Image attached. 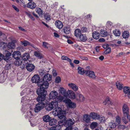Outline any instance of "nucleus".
<instances>
[{
    "label": "nucleus",
    "mask_w": 130,
    "mask_h": 130,
    "mask_svg": "<svg viewBox=\"0 0 130 130\" xmlns=\"http://www.w3.org/2000/svg\"><path fill=\"white\" fill-rule=\"evenodd\" d=\"M98 119H99V121L101 122H104L105 119V118L102 116H101V117L99 116V118Z\"/></svg>",
    "instance_id": "nucleus-56"
},
{
    "label": "nucleus",
    "mask_w": 130,
    "mask_h": 130,
    "mask_svg": "<svg viewBox=\"0 0 130 130\" xmlns=\"http://www.w3.org/2000/svg\"><path fill=\"white\" fill-rule=\"evenodd\" d=\"M0 77V83L4 82L6 79V78L4 77V75L2 74Z\"/></svg>",
    "instance_id": "nucleus-52"
},
{
    "label": "nucleus",
    "mask_w": 130,
    "mask_h": 130,
    "mask_svg": "<svg viewBox=\"0 0 130 130\" xmlns=\"http://www.w3.org/2000/svg\"><path fill=\"white\" fill-rule=\"evenodd\" d=\"M122 119L123 122L125 124H127L128 123V121L126 118V116H125V115H124V116L122 118Z\"/></svg>",
    "instance_id": "nucleus-57"
},
{
    "label": "nucleus",
    "mask_w": 130,
    "mask_h": 130,
    "mask_svg": "<svg viewBox=\"0 0 130 130\" xmlns=\"http://www.w3.org/2000/svg\"><path fill=\"white\" fill-rule=\"evenodd\" d=\"M30 57L29 54L28 53H25L21 56V58L24 61H27Z\"/></svg>",
    "instance_id": "nucleus-18"
},
{
    "label": "nucleus",
    "mask_w": 130,
    "mask_h": 130,
    "mask_svg": "<svg viewBox=\"0 0 130 130\" xmlns=\"http://www.w3.org/2000/svg\"><path fill=\"white\" fill-rule=\"evenodd\" d=\"M15 59L16 60L14 62V64L17 66H20L22 63V59L19 58Z\"/></svg>",
    "instance_id": "nucleus-22"
},
{
    "label": "nucleus",
    "mask_w": 130,
    "mask_h": 130,
    "mask_svg": "<svg viewBox=\"0 0 130 130\" xmlns=\"http://www.w3.org/2000/svg\"><path fill=\"white\" fill-rule=\"evenodd\" d=\"M58 96V93L56 91H51L49 94V97L50 99H54L57 98Z\"/></svg>",
    "instance_id": "nucleus-10"
},
{
    "label": "nucleus",
    "mask_w": 130,
    "mask_h": 130,
    "mask_svg": "<svg viewBox=\"0 0 130 130\" xmlns=\"http://www.w3.org/2000/svg\"><path fill=\"white\" fill-rule=\"evenodd\" d=\"M78 73L82 75H83L84 73L85 74V71L84 69L82 67H78L77 68Z\"/></svg>",
    "instance_id": "nucleus-28"
},
{
    "label": "nucleus",
    "mask_w": 130,
    "mask_h": 130,
    "mask_svg": "<svg viewBox=\"0 0 130 130\" xmlns=\"http://www.w3.org/2000/svg\"><path fill=\"white\" fill-rule=\"evenodd\" d=\"M64 32L66 34H68L70 32V26H66L64 28Z\"/></svg>",
    "instance_id": "nucleus-34"
},
{
    "label": "nucleus",
    "mask_w": 130,
    "mask_h": 130,
    "mask_svg": "<svg viewBox=\"0 0 130 130\" xmlns=\"http://www.w3.org/2000/svg\"><path fill=\"white\" fill-rule=\"evenodd\" d=\"M47 71L45 70H43L39 72L40 75L41 76L47 74Z\"/></svg>",
    "instance_id": "nucleus-53"
},
{
    "label": "nucleus",
    "mask_w": 130,
    "mask_h": 130,
    "mask_svg": "<svg viewBox=\"0 0 130 130\" xmlns=\"http://www.w3.org/2000/svg\"><path fill=\"white\" fill-rule=\"evenodd\" d=\"M58 103V101L54 100L49 103L47 104L45 106L46 109L48 111L51 110L57 106Z\"/></svg>",
    "instance_id": "nucleus-2"
},
{
    "label": "nucleus",
    "mask_w": 130,
    "mask_h": 130,
    "mask_svg": "<svg viewBox=\"0 0 130 130\" xmlns=\"http://www.w3.org/2000/svg\"><path fill=\"white\" fill-rule=\"evenodd\" d=\"M36 11L39 15H42L43 14L42 10L40 8H37L36 9Z\"/></svg>",
    "instance_id": "nucleus-44"
},
{
    "label": "nucleus",
    "mask_w": 130,
    "mask_h": 130,
    "mask_svg": "<svg viewBox=\"0 0 130 130\" xmlns=\"http://www.w3.org/2000/svg\"><path fill=\"white\" fill-rule=\"evenodd\" d=\"M85 74L90 77L94 78L96 77L94 72L93 71L89 70L85 71Z\"/></svg>",
    "instance_id": "nucleus-8"
},
{
    "label": "nucleus",
    "mask_w": 130,
    "mask_h": 130,
    "mask_svg": "<svg viewBox=\"0 0 130 130\" xmlns=\"http://www.w3.org/2000/svg\"><path fill=\"white\" fill-rule=\"evenodd\" d=\"M111 51V49L110 47H108L107 48V49L106 50V51L104 52V53L107 54L108 53H109Z\"/></svg>",
    "instance_id": "nucleus-59"
},
{
    "label": "nucleus",
    "mask_w": 130,
    "mask_h": 130,
    "mask_svg": "<svg viewBox=\"0 0 130 130\" xmlns=\"http://www.w3.org/2000/svg\"><path fill=\"white\" fill-rule=\"evenodd\" d=\"M107 103L108 104H111V102L110 101V99L109 97H107L106 98L105 101L103 102V103L105 105Z\"/></svg>",
    "instance_id": "nucleus-43"
},
{
    "label": "nucleus",
    "mask_w": 130,
    "mask_h": 130,
    "mask_svg": "<svg viewBox=\"0 0 130 130\" xmlns=\"http://www.w3.org/2000/svg\"><path fill=\"white\" fill-rule=\"evenodd\" d=\"M83 117V120L86 122L89 123L90 121V117L88 115H85Z\"/></svg>",
    "instance_id": "nucleus-29"
},
{
    "label": "nucleus",
    "mask_w": 130,
    "mask_h": 130,
    "mask_svg": "<svg viewBox=\"0 0 130 130\" xmlns=\"http://www.w3.org/2000/svg\"><path fill=\"white\" fill-rule=\"evenodd\" d=\"M57 97L58 101L60 102L63 101V102H65V101L66 100L64 99V97L63 96H58Z\"/></svg>",
    "instance_id": "nucleus-55"
},
{
    "label": "nucleus",
    "mask_w": 130,
    "mask_h": 130,
    "mask_svg": "<svg viewBox=\"0 0 130 130\" xmlns=\"http://www.w3.org/2000/svg\"><path fill=\"white\" fill-rule=\"evenodd\" d=\"M12 7L17 12L19 11V9L15 5H12Z\"/></svg>",
    "instance_id": "nucleus-63"
},
{
    "label": "nucleus",
    "mask_w": 130,
    "mask_h": 130,
    "mask_svg": "<svg viewBox=\"0 0 130 130\" xmlns=\"http://www.w3.org/2000/svg\"><path fill=\"white\" fill-rule=\"evenodd\" d=\"M121 121V118L119 116H117L116 117V124H120Z\"/></svg>",
    "instance_id": "nucleus-46"
},
{
    "label": "nucleus",
    "mask_w": 130,
    "mask_h": 130,
    "mask_svg": "<svg viewBox=\"0 0 130 130\" xmlns=\"http://www.w3.org/2000/svg\"><path fill=\"white\" fill-rule=\"evenodd\" d=\"M113 33L115 35L117 36H119L121 34V32L120 31L117 30L114 31L113 32Z\"/></svg>",
    "instance_id": "nucleus-50"
},
{
    "label": "nucleus",
    "mask_w": 130,
    "mask_h": 130,
    "mask_svg": "<svg viewBox=\"0 0 130 130\" xmlns=\"http://www.w3.org/2000/svg\"><path fill=\"white\" fill-rule=\"evenodd\" d=\"M60 93L63 95L65 97H67L68 91L67 92L66 90L64 88L60 87L59 89Z\"/></svg>",
    "instance_id": "nucleus-19"
},
{
    "label": "nucleus",
    "mask_w": 130,
    "mask_h": 130,
    "mask_svg": "<svg viewBox=\"0 0 130 130\" xmlns=\"http://www.w3.org/2000/svg\"><path fill=\"white\" fill-rule=\"evenodd\" d=\"M34 53L35 55L40 59H41L43 58V56L38 52H35Z\"/></svg>",
    "instance_id": "nucleus-41"
},
{
    "label": "nucleus",
    "mask_w": 130,
    "mask_h": 130,
    "mask_svg": "<svg viewBox=\"0 0 130 130\" xmlns=\"http://www.w3.org/2000/svg\"><path fill=\"white\" fill-rule=\"evenodd\" d=\"M45 105L43 103H38L37 104L34 108V110L35 112H37L40 110L42 109L45 106Z\"/></svg>",
    "instance_id": "nucleus-5"
},
{
    "label": "nucleus",
    "mask_w": 130,
    "mask_h": 130,
    "mask_svg": "<svg viewBox=\"0 0 130 130\" xmlns=\"http://www.w3.org/2000/svg\"><path fill=\"white\" fill-rule=\"evenodd\" d=\"M27 97H23L22 99L21 102H24V101L23 100H28V99H27Z\"/></svg>",
    "instance_id": "nucleus-64"
},
{
    "label": "nucleus",
    "mask_w": 130,
    "mask_h": 130,
    "mask_svg": "<svg viewBox=\"0 0 130 130\" xmlns=\"http://www.w3.org/2000/svg\"><path fill=\"white\" fill-rule=\"evenodd\" d=\"M100 35L99 33L95 31L93 32L92 36L94 38L97 39L100 38Z\"/></svg>",
    "instance_id": "nucleus-30"
},
{
    "label": "nucleus",
    "mask_w": 130,
    "mask_h": 130,
    "mask_svg": "<svg viewBox=\"0 0 130 130\" xmlns=\"http://www.w3.org/2000/svg\"><path fill=\"white\" fill-rule=\"evenodd\" d=\"M45 89L43 88H41L40 87V88L38 89L37 91V93L39 96H46V91L45 90Z\"/></svg>",
    "instance_id": "nucleus-6"
},
{
    "label": "nucleus",
    "mask_w": 130,
    "mask_h": 130,
    "mask_svg": "<svg viewBox=\"0 0 130 130\" xmlns=\"http://www.w3.org/2000/svg\"><path fill=\"white\" fill-rule=\"evenodd\" d=\"M45 19L47 21H48L51 19L50 15L49 14H45L44 15Z\"/></svg>",
    "instance_id": "nucleus-49"
},
{
    "label": "nucleus",
    "mask_w": 130,
    "mask_h": 130,
    "mask_svg": "<svg viewBox=\"0 0 130 130\" xmlns=\"http://www.w3.org/2000/svg\"><path fill=\"white\" fill-rule=\"evenodd\" d=\"M52 76L48 73H47L43 76V81L49 82L51 80Z\"/></svg>",
    "instance_id": "nucleus-16"
},
{
    "label": "nucleus",
    "mask_w": 130,
    "mask_h": 130,
    "mask_svg": "<svg viewBox=\"0 0 130 130\" xmlns=\"http://www.w3.org/2000/svg\"><path fill=\"white\" fill-rule=\"evenodd\" d=\"M75 121L73 119H68L66 121L65 125L66 126L72 127V126L74 124Z\"/></svg>",
    "instance_id": "nucleus-11"
},
{
    "label": "nucleus",
    "mask_w": 130,
    "mask_h": 130,
    "mask_svg": "<svg viewBox=\"0 0 130 130\" xmlns=\"http://www.w3.org/2000/svg\"><path fill=\"white\" fill-rule=\"evenodd\" d=\"M53 113L55 116H57L58 118L61 119V120L58 122L59 124L62 123L63 122L66 120V117L64 115V114H65L64 112L62 111L61 108L58 106V105L57 106L55 107Z\"/></svg>",
    "instance_id": "nucleus-1"
},
{
    "label": "nucleus",
    "mask_w": 130,
    "mask_h": 130,
    "mask_svg": "<svg viewBox=\"0 0 130 130\" xmlns=\"http://www.w3.org/2000/svg\"><path fill=\"white\" fill-rule=\"evenodd\" d=\"M81 30L83 32H86L87 31V29L85 27H82L81 28Z\"/></svg>",
    "instance_id": "nucleus-60"
},
{
    "label": "nucleus",
    "mask_w": 130,
    "mask_h": 130,
    "mask_svg": "<svg viewBox=\"0 0 130 130\" xmlns=\"http://www.w3.org/2000/svg\"><path fill=\"white\" fill-rule=\"evenodd\" d=\"M100 35L102 37H105L107 35V32L105 30H101L100 32Z\"/></svg>",
    "instance_id": "nucleus-33"
},
{
    "label": "nucleus",
    "mask_w": 130,
    "mask_h": 130,
    "mask_svg": "<svg viewBox=\"0 0 130 130\" xmlns=\"http://www.w3.org/2000/svg\"><path fill=\"white\" fill-rule=\"evenodd\" d=\"M42 46L43 47L47 48L50 47V45L45 42H42Z\"/></svg>",
    "instance_id": "nucleus-42"
},
{
    "label": "nucleus",
    "mask_w": 130,
    "mask_h": 130,
    "mask_svg": "<svg viewBox=\"0 0 130 130\" xmlns=\"http://www.w3.org/2000/svg\"><path fill=\"white\" fill-rule=\"evenodd\" d=\"M112 23L110 21H108L107 22L106 26L107 28H110L113 26Z\"/></svg>",
    "instance_id": "nucleus-51"
},
{
    "label": "nucleus",
    "mask_w": 130,
    "mask_h": 130,
    "mask_svg": "<svg viewBox=\"0 0 130 130\" xmlns=\"http://www.w3.org/2000/svg\"><path fill=\"white\" fill-rule=\"evenodd\" d=\"M39 85H40V87H41V88H43L46 89L48 87L49 83L48 82L44 81L42 84L40 83Z\"/></svg>",
    "instance_id": "nucleus-20"
},
{
    "label": "nucleus",
    "mask_w": 130,
    "mask_h": 130,
    "mask_svg": "<svg viewBox=\"0 0 130 130\" xmlns=\"http://www.w3.org/2000/svg\"><path fill=\"white\" fill-rule=\"evenodd\" d=\"M129 108L127 105L124 104L122 107V111L124 115H125L129 114Z\"/></svg>",
    "instance_id": "nucleus-9"
},
{
    "label": "nucleus",
    "mask_w": 130,
    "mask_h": 130,
    "mask_svg": "<svg viewBox=\"0 0 130 130\" xmlns=\"http://www.w3.org/2000/svg\"><path fill=\"white\" fill-rule=\"evenodd\" d=\"M46 96H40L37 97V100L39 103H43L45 105V102L44 100Z\"/></svg>",
    "instance_id": "nucleus-13"
},
{
    "label": "nucleus",
    "mask_w": 130,
    "mask_h": 130,
    "mask_svg": "<svg viewBox=\"0 0 130 130\" xmlns=\"http://www.w3.org/2000/svg\"><path fill=\"white\" fill-rule=\"evenodd\" d=\"M109 45L105 43L103 45V47L104 48H107L109 47Z\"/></svg>",
    "instance_id": "nucleus-61"
},
{
    "label": "nucleus",
    "mask_w": 130,
    "mask_h": 130,
    "mask_svg": "<svg viewBox=\"0 0 130 130\" xmlns=\"http://www.w3.org/2000/svg\"><path fill=\"white\" fill-rule=\"evenodd\" d=\"M72 99H74L75 96L74 92L71 90H69L68 91L67 96Z\"/></svg>",
    "instance_id": "nucleus-12"
},
{
    "label": "nucleus",
    "mask_w": 130,
    "mask_h": 130,
    "mask_svg": "<svg viewBox=\"0 0 130 130\" xmlns=\"http://www.w3.org/2000/svg\"><path fill=\"white\" fill-rule=\"evenodd\" d=\"M61 80L60 77L59 76H57L56 78L55 82L57 83H59L60 82Z\"/></svg>",
    "instance_id": "nucleus-58"
},
{
    "label": "nucleus",
    "mask_w": 130,
    "mask_h": 130,
    "mask_svg": "<svg viewBox=\"0 0 130 130\" xmlns=\"http://www.w3.org/2000/svg\"><path fill=\"white\" fill-rule=\"evenodd\" d=\"M57 122V121L56 119H51L49 121V124L50 125L52 126L55 125Z\"/></svg>",
    "instance_id": "nucleus-35"
},
{
    "label": "nucleus",
    "mask_w": 130,
    "mask_h": 130,
    "mask_svg": "<svg viewBox=\"0 0 130 130\" xmlns=\"http://www.w3.org/2000/svg\"><path fill=\"white\" fill-rule=\"evenodd\" d=\"M26 89H25L23 90V91H22L21 93V96H22L26 92Z\"/></svg>",
    "instance_id": "nucleus-62"
},
{
    "label": "nucleus",
    "mask_w": 130,
    "mask_h": 130,
    "mask_svg": "<svg viewBox=\"0 0 130 130\" xmlns=\"http://www.w3.org/2000/svg\"><path fill=\"white\" fill-rule=\"evenodd\" d=\"M21 42V43L24 46H26L27 45H30L33 47H34L33 45L30 44L29 42L27 41L24 40L22 41Z\"/></svg>",
    "instance_id": "nucleus-32"
},
{
    "label": "nucleus",
    "mask_w": 130,
    "mask_h": 130,
    "mask_svg": "<svg viewBox=\"0 0 130 130\" xmlns=\"http://www.w3.org/2000/svg\"><path fill=\"white\" fill-rule=\"evenodd\" d=\"M21 54L20 52L19 51H16L14 52L12 54V56L13 58L16 59L19 58V56H20Z\"/></svg>",
    "instance_id": "nucleus-26"
},
{
    "label": "nucleus",
    "mask_w": 130,
    "mask_h": 130,
    "mask_svg": "<svg viewBox=\"0 0 130 130\" xmlns=\"http://www.w3.org/2000/svg\"><path fill=\"white\" fill-rule=\"evenodd\" d=\"M77 98L78 101L80 102H83L85 99L84 97L81 94H78Z\"/></svg>",
    "instance_id": "nucleus-37"
},
{
    "label": "nucleus",
    "mask_w": 130,
    "mask_h": 130,
    "mask_svg": "<svg viewBox=\"0 0 130 130\" xmlns=\"http://www.w3.org/2000/svg\"><path fill=\"white\" fill-rule=\"evenodd\" d=\"M55 25L56 27L59 29L62 28L63 26L62 23L59 20L55 22Z\"/></svg>",
    "instance_id": "nucleus-23"
},
{
    "label": "nucleus",
    "mask_w": 130,
    "mask_h": 130,
    "mask_svg": "<svg viewBox=\"0 0 130 130\" xmlns=\"http://www.w3.org/2000/svg\"><path fill=\"white\" fill-rule=\"evenodd\" d=\"M61 58L62 60H67L69 61H71L70 59L68 58L67 56H62Z\"/></svg>",
    "instance_id": "nucleus-54"
},
{
    "label": "nucleus",
    "mask_w": 130,
    "mask_h": 130,
    "mask_svg": "<svg viewBox=\"0 0 130 130\" xmlns=\"http://www.w3.org/2000/svg\"><path fill=\"white\" fill-rule=\"evenodd\" d=\"M110 127L111 128H115L116 125V124L114 123L113 121H111L109 123V124Z\"/></svg>",
    "instance_id": "nucleus-47"
},
{
    "label": "nucleus",
    "mask_w": 130,
    "mask_h": 130,
    "mask_svg": "<svg viewBox=\"0 0 130 130\" xmlns=\"http://www.w3.org/2000/svg\"><path fill=\"white\" fill-rule=\"evenodd\" d=\"M65 103L66 104L68 107L69 108H74L76 106L75 103L72 102L71 100L69 99H66L65 101Z\"/></svg>",
    "instance_id": "nucleus-3"
},
{
    "label": "nucleus",
    "mask_w": 130,
    "mask_h": 130,
    "mask_svg": "<svg viewBox=\"0 0 130 130\" xmlns=\"http://www.w3.org/2000/svg\"><path fill=\"white\" fill-rule=\"evenodd\" d=\"M98 123L96 122L92 123L90 125V127L92 129L95 128L97 126Z\"/></svg>",
    "instance_id": "nucleus-48"
},
{
    "label": "nucleus",
    "mask_w": 130,
    "mask_h": 130,
    "mask_svg": "<svg viewBox=\"0 0 130 130\" xmlns=\"http://www.w3.org/2000/svg\"><path fill=\"white\" fill-rule=\"evenodd\" d=\"M26 67L28 71L31 72L34 70L35 68V66L33 64L29 63L26 64Z\"/></svg>",
    "instance_id": "nucleus-14"
},
{
    "label": "nucleus",
    "mask_w": 130,
    "mask_h": 130,
    "mask_svg": "<svg viewBox=\"0 0 130 130\" xmlns=\"http://www.w3.org/2000/svg\"><path fill=\"white\" fill-rule=\"evenodd\" d=\"M60 123L55 126L51 127L48 130H60L61 127V125Z\"/></svg>",
    "instance_id": "nucleus-25"
},
{
    "label": "nucleus",
    "mask_w": 130,
    "mask_h": 130,
    "mask_svg": "<svg viewBox=\"0 0 130 130\" xmlns=\"http://www.w3.org/2000/svg\"><path fill=\"white\" fill-rule=\"evenodd\" d=\"M90 116L93 119H98L99 118L100 115L95 112H91L90 114Z\"/></svg>",
    "instance_id": "nucleus-21"
},
{
    "label": "nucleus",
    "mask_w": 130,
    "mask_h": 130,
    "mask_svg": "<svg viewBox=\"0 0 130 130\" xmlns=\"http://www.w3.org/2000/svg\"><path fill=\"white\" fill-rule=\"evenodd\" d=\"M68 85L70 88L75 91H76L78 90V88L77 86L74 83L69 84Z\"/></svg>",
    "instance_id": "nucleus-17"
},
{
    "label": "nucleus",
    "mask_w": 130,
    "mask_h": 130,
    "mask_svg": "<svg viewBox=\"0 0 130 130\" xmlns=\"http://www.w3.org/2000/svg\"><path fill=\"white\" fill-rule=\"evenodd\" d=\"M123 92L125 94L128 93L130 91V87H125L123 88Z\"/></svg>",
    "instance_id": "nucleus-40"
},
{
    "label": "nucleus",
    "mask_w": 130,
    "mask_h": 130,
    "mask_svg": "<svg viewBox=\"0 0 130 130\" xmlns=\"http://www.w3.org/2000/svg\"><path fill=\"white\" fill-rule=\"evenodd\" d=\"M51 119V117L48 115L44 116L43 118V121L45 122H49Z\"/></svg>",
    "instance_id": "nucleus-27"
},
{
    "label": "nucleus",
    "mask_w": 130,
    "mask_h": 130,
    "mask_svg": "<svg viewBox=\"0 0 130 130\" xmlns=\"http://www.w3.org/2000/svg\"><path fill=\"white\" fill-rule=\"evenodd\" d=\"M123 37L125 38H127L129 36V33L128 31H126L124 32L122 35Z\"/></svg>",
    "instance_id": "nucleus-45"
},
{
    "label": "nucleus",
    "mask_w": 130,
    "mask_h": 130,
    "mask_svg": "<svg viewBox=\"0 0 130 130\" xmlns=\"http://www.w3.org/2000/svg\"><path fill=\"white\" fill-rule=\"evenodd\" d=\"M31 81L33 83H38L40 81V78L38 75H35L32 78Z\"/></svg>",
    "instance_id": "nucleus-15"
},
{
    "label": "nucleus",
    "mask_w": 130,
    "mask_h": 130,
    "mask_svg": "<svg viewBox=\"0 0 130 130\" xmlns=\"http://www.w3.org/2000/svg\"><path fill=\"white\" fill-rule=\"evenodd\" d=\"M81 30L79 29H76L75 31V35L77 37H78L81 34Z\"/></svg>",
    "instance_id": "nucleus-38"
},
{
    "label": "nucleus",
    "mask_w": 130,
    "mask_h": 130,
    "mask_svg": "<svg viewBox=\"0 0 130 130\" xmlns=\"http://www.w3.org/2000/svg\"><path fill=\"white\" fill-rule=\"evenodd\" d=\"M26 117L29 119L31 125L32 127L34 126L35 125V123L34 122L33 120L30 119L31 118H33V116L31 113V111H28L27 112Z\"/></svg>",
    "instance_id": "nucleus-4"
},
{
    "label": "nucleus",
    "mask_w": 130,
    "mask_h": 130,
    "mask_svg": "<svg viewBox=\"0 0 130 130\" xmlns=\"http://www.w3.org/2000/svg\"><path fill=\"white\" fill-rule=\"evenodd\" d=\"M8 47L10 49L14 48H15V44L13 42H9V43L7 45Z\"/></svg>",
    "instance_id": "nucleus-39"
},
{
    "label": "nucleus",
    "mask_w": 130,
    "mask_h": 130,
    "mask_svg": "<svg viewBox=\"0 0 130 130\" xmlns=\"http://www.w3.org/2000/svg\"><path fill=\"white\" fill-rule=\"evenodd\" d=\"M27 6L28 8L31 9H34L35 8L36 5L34 2H32L30 3H28L27 4Z\"/></svg>",
    "instance_id": "nucleus-24"
},
{
    "label": "nucleus",
    "mask_w": 130,
    "mask_h": 130,
    "mask_svg": "<svg viewBox=\"0 0 130 130\" xmlns=\"http://www.w3.org/2000/svg\"><path fill=\"white\" fill-rule=\"evenodd\" d=\"M79 38L80 40L84 42L86 41L87 38L86 36L83 34H81L79 36Z\"/></svg>",
    "instance_id": "nucleus-31"
},
{
    "label": "nucleus",
    "mask_w": 130,
    "mask_h": 130,
    "mask_svg": "<svg viewBox=\"0 0 130 130\" xmlns=\"http://www.w3.org/2000/svg\"><path fill=\"white\" fill-rule=\"evenodd\" d=\"M5 54L4 57V59L6 61L8 62L11 59V54L8 51L6 50L4 53V54Z\"/></svg>",
    "instance_id": "nucleus-7"
},
{
    "label": "nucleus",
    "mask_w": 130,
    "mask_h": 130,
    "mask_svg": "<svg viewBox=\"0 0 130 130\" xmlns=\"http://www.w3.org/2000/svg\"><path fill=\"white\" fill-rule=\"evenodd\" d=\"M117 88L119 90H121L123 86V85L121 83L117 82L116 84Z\"/></svg>",
    "instance_id": "nucleus-36"
}]
</instances>
